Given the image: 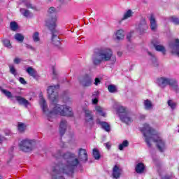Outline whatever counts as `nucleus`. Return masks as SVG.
Segmentation results:
<instances>
[{
	"instance_id": "obj_1",
	"label": "nucleus",
	"mask_w": 179,
	"mask_h": 179,
	"mask_svg": "<svg viewBox=\"0 0 179 179\" xmlns=\"http://www.w3.org/2000/svg\"><path fill=\"white\" fill-rule=\"evenodd\" d=\"M54 156L57 159L62 156L63 159L52 167V179H65L64 176H72L78 166L89 160L87 151L85 148L78 149V157L72 152H66L62 155V150H57Z\"/></svg>"
},
{
	"instance_id": "obj_2",
	"label": "nucleus",
	"mask_w": 179,
	"mask_h": 179,
	"mask_svg": "<svg viewBox=\"0 0 179 179\" xmlns=\"http://www.w3.org/2000/svg\"><path fill=\"white\" fill-rule=\"evenodd\" d=\"M58 89H59V85H50L48 87V97L52 103V110H48V106H47V102L43 98V96L40 95L39 104L41 108H42L43 113L46 115L48 120L52 121V119L55 117V115H61L62 117H73V111H72V108L66 105L57 104L58 101Z\"/></svg>"
},
{
	"instance_id": "obj_3",
	"label": "nucleus",
	"mask_w": 179,
	"mask_h": 179,
	"mask_svg": "<svg viewBox=\"0 0 179 179\" xmlns=\"http://www.w3.org/2000/svg\"><path fill=\"white\" fill-rule=\"evenodd\" d=\"M142 131L145 142L149 148L152 146V142H155L159 152H164L166 150V142H164V140L159 136L157 131L152 128L150 125L147 123L144 124Z\"/></svg>"
},
{
	"instance_id": "obj_4",
	"label": "nucleus",
	"mask_w": 179,
	"mask_h": 179,
	"mask_svg": "<svg viewBox=\"0 0 179 179\" xmlns=\"http://www.w3.org/2000/svg\"><path fill=\"white\" fill-rule=\"evenodd\" d=\"M115 64L117 62V57L114 55L113 50L108 48H101L92 55V62L94 65L98 66L101 62H108Z\"/></svg>"
},
{
	"instance_id": "obj_5",
	"label": "nucleus",
	"mask_w": 179,
	"mask_h": 179,
	"mask_svg": "<svg viewBox=\"0 0 179 179\" xmlns=\"http://www.w3.org/2000/svg\"><path fill=\"white\" fill-rule=\"evenodd\" d=\"M157 85L162 89H164L166 86H171L174 92H178V81L176 78H170L167 77H159L157 78Z\"/></svg>"
},
{
	"instance_id": "obj_6",
	"label": "nucleus",
	"mask_w": 179,
	"mask_h": 179,
	"mask_svg": "<svg viewBox=\"0 0 179 179\" xmlns=\"http://www.w3.org/2000/svg\"><path fill=\"white\" fill-rule=\"evenodd\" d=\"M48 20H46L45 26L50 31H54L57 27V14L58 13V10L54 7H50L48 10Z\"/></svg>"
},
{
	"instance_id": "obj_7",
	"label": "nucleus",
	"mask_w": 179,
	"mask_h": 179,
	"mask_svg": "<svg viewBox=\"0 0 179 179\" xmlns=\"http://www.w3.org/2000/svg\"><path fill=\"white\" fill-rule=\"evenodd\" d=\"M36 142L35 140L29 138L22 139L18 144L19 149L24 153H30L33 152L36 148Z\"/></svg>"
},
{
	"instance_id": "obj_8",
	"label": "nucleus",
	"mask_w": 179,
	"mask_h": 179,
	"mask_svg": "<svg viewBox=\"0 0 179 179\" xmlns=\"http://www.w3.org/2000/svg\"><path fill=\"white\" fill-rule=\"evenodd\" d=\"M148 29H149V27L145 18H143L136 27V30L138 34H145L148 31Z\"/></svg>"
},
{
	"instance_id": "obj_9",
	"label": "nucleus",
	"mask_w": 179,
	"mask_h": 179,
	"mask_svg": "<svg viewBox=\"0 0 179 179\" xmlns=\"http://www.w3.org/2000/svg\"><path fill=\"white\" fill-rule=\"evenodd\" d=\"M84 113H85V125L92 127V125L94 124V119L93 118V112H92V110H90L89 109H85Z\"/></svg>"
},
{
	"instance_id": "obj_10",
	"label": "nucleus",
	"mask_w": 179,
	"mask_h": 179,
	"mask_svg": "<svg viewBox=\"0 0 179 179\" xmlns=\"http://www.w3.org/2000/svg\"><path fill=\"white\" fill-rule=\"evenodd\" d=\"M113 108L116 110V113L117 114H118L120 117H121V115H124L127 114V113L129 112V110L127 108L122 106L118 102H115Z\"/></svg>"
},
{
	"instance_id": "obj_11",
	"label": "nucleus",
	"mask_w": 179,
	"mask_h": 179,
	"mask_svg": "<svg viewBox=\"0 0 179 179\" xmlns=\"http://www.w3.org/2000/svg\"><path fill=\"white\" fill-rule=\"evenodd\" d=\"M92 83L93 80L92 79V77L89 76V74H85L80 79V83L84 87H89V86H92Z\"/></svg>"
},
{
	"instance_id": "obj_12",
	"label": "nucleus",
	"mask_w": 179,
	"mask_h": 179,
	"mask_svg": "<svg viewBox=\"0 0 179 179\" xmlns=\"http://www.w3.org/2000/svg\"><path fill=\"white\" fill-rule=\"evenodd\" d=\"M69 128H71V126H69V124L68 123V121L65 119H62L59 124V131L61 135H64L65 132H66V129Z\"/></svg>"
},
{
	"instance_id": "obj_13",
	"label": "nucleus",
	"mask_w": 179,
	"mask_h": 179,
	"mask_svg": "<svg viewBox=\"0 0 179 179\" xmlns=\"http://www.w3.org/2000/svg\"><path fill=\"white\" fill-rule=\"evenodd\" d=\"M120 118L122 122L129 124L134 121V115L129 111L128 113H124V115H120Z\"/></svg>"
},
{
	"instance_id": "obj_14",
	"label": "nucleus",
	"mask_w": 179,
	"mask_h": 179,
	"mask_svg": "<svg viewBox=\"0 0 179 179\" xmlns=\"http://www.w3.org/2000/svg\"><path fill=\"white\" fill-rule=\"evenodd\" d=\"M122 176V169L118 165H115L112 170V178L113 179H120Z\"/></svg>"
},
{
	"instance_id": "obj_15",
	"label": "nucleus",
	"mask_w": 179,
	"mask_h": 179,
	"mask_svg": "<svg viewBox=\"0 0 179 179\" xmlns=\"http://www.w3.org/2000/svg\"><path fill=\"white\" fill-rule=\"evenodd\" d=\"M150 20V29L152 31H157V21H156V17L155 15L151 14L149 17Z\"/></svg>"
},
{
	"instance_id": "obj_16",
	"label": "nucleus",
	"mask_w": 179,
	"mask_h": 179,
	"mask_svg": "<svg viewBox=\"0 0 179 179\" xmlns=\"http://www.w3.org/2000/svg\"><path fill=\"white\" fill-rule=\"evenodd\" d=\"M172 54L179 57V39H176L174 43L170 45Z\"/></svg>"
},
{
	"instance_id": "obj_17",
	"label": "nucleus",
	"mask_w": 179,
	"mask_h": 179,
	"mask_svg": "<svg viewBox=\"0 0 179 179\" xmlns=\"http://www.w3.org/2000/svg\"><path fill=\"white\" fill-rule=\"evenodd\" d=\"M15 98L16 99V101L18 103H20V106H24L26 108L29 107L30 106V102L29 101L20 96H15Z\"/></svg>"
},
{
	"instance_id": "obj_18",
	"label": "nucleus",
	"mask_w": 179,
	"mask_h": 179,
	"mask_svg": "<svg viewBox=\"0 0 179 179\" xmlns=\"http://www.w3.org/2000/svg\"><path fill=\"white\" fill-rule=\"evenodd\" d=\"M115 40H117V41H121V40H124L125 38V32L122 29H119L115 32Z\"/></svg>"
},
{
	"instance_id": "obj_19",
	"label": "nucleus",
	"mask_w": 179,
	"mask_h": 179,
	"mask_svg": "<svg viewBox=\"0 0 179 179\" xmlns=\"http://www.w3.org/2000/svg\"><path fill=\"white\" fill-rule=\"evenodd\" d=\"M145 164L138 162L135 166V171L137 174H143L145 173Z\"/></svg>"
},
{
	"instance_id": "obj_20",
	"label": "nucleus",
	"mask_w": 179,
	"mask_h": 179,
	"mask_svg": "<svg viewBox=\"0 0 179 179\" xmlns=\"http://www.w3.org/2000/svg\"><path fill=\"white\" fill-rule=\"evenodd\" d=\"M143 106L144 109H145L146 111H152V110H153V102L149 99H145L143 101Z\"/></svg>"
},
{
	"instance_id": "obj_21",
	"label": "nucleus",
	"mask_w": 179,
	"mask_h": 179,
	"mask_svg": "<svg viewBox=\"0 0 179 179\" xmlns=\"http://www.w3.org/2000/svg\"><path fill=\"white\" fill-rule=\"evenodd\" d=\"M96 124H99V125H101L102 129H104V131H106V132H110V124H108V123H107L106 122H101V121H100V119H97Z\"/></svg>"
},
{
	"instance_id": "obj_22",
	"label": "nucleus",
	"mask_w": 179,
	"mask_h": 179,
	"mask_svg": "<svg viewBox=\"0 0 179 179\" xmlns=\"http://www.w3.org/2000/svg\"><path fill=\"white\" fill-rule=\"evenodd\" d=\"M26 128H27V126L23 122H18L17 124V129L20 134H23L26 131Z\"/></svg>"
},
{
	"instance_id": "obj_23",
	"label": "nucleus",
	"mask_w": 179,
	"mask_h": 179,
	"mask_svg": "<svg viewBox=\"0 0 179 179\" xmlns=\"http://www.w3.org/2000/svg\"><path fill=\"white\" fill-rule=\"evenodd\" d=\"M95 111L101 117H106L107 115V114L104 111V108L100 106H95Z\"/></svg>"
},
{
	"instance_id": "obj_24",
	"label": "nucleus",
	"mask_w": 179,
	"mask_h": 179,
	"mask_svg": "<svg viewBox=\"0 0 179 179\" xmlns=\"http://www.w3.org/2000/svg\"><path fill=\"white\" fill-rule=\"evenodd\" d=\"M154 47L156 51H159V52H162L164 55L166 54V48H164V46H163L162 45L154 43Z\"/></svg>"
},
{
	"instance_id": "obj_25",
	"label": "nucleus",
	"mask_w": 179,
	"mask_h": 179,
	"mask_svg": "<svg viewBox=\"0 0 179 179\" xmlns=\"http://www.w3.org/2000/svg\"><path fill=\"white\" fill-rule=\"evenodd\" d=\"M26 72H27V73L33 78H36V75H37V71L31 66L28 67L26 69Z\"/></svg>"
},
{
	"instance_id": "obj_26",
	"label": "nucleus",
	"mask_w": 179,
	"mask_h": 179,
	"mask_svg": "<svg viewBox=\"0 0 179 179\" xmlns=\"http://www.w3.org/2000/svg\"><path fill=\"white\" fill-rule=\"evenodd\" d=\"M20 13L22 15L24 16V17H31V16H33V13L25 8H20Z\"/></svg>"
},
{
	"instance_id": "obj_27",
	"label": "nucleus",
	"mask_w": 179,
	"mask_h": 179,
	"mask_svg": "<svg viewBox=\"0 0 179 179\" xmlns=\"http://www.w3.org/2000/svg\"><path fill=\"white\" fill-rule=\"evenodd\" d=\"M91 98H92V103L94 105L97 104V103H99V92H94Z\"/></svg>"
},
{
	"instance_id": "obj_28",
	"label": "nucleus",
	"mask_w": 179,
	"mask_h": 179,
	"mask_svg": "<svg viewBox=\"0 0 179 179\" xmlns=\"http://www.w3.org/2000/svg\"><path fill=\"white\" fill-rule=\"evenodd\" d=\"M128 146H129V141L124 140L118 145V149L119 150H124V149H125V148H128Z\"/></svg>"
},
{
	"instance_id": "obj_29",
	"label": "nucleus",
	"mask_w": 179,
	"mask_h": 179,
	"mask_svg": "<svg viewBox=\"0 0 179 179\" xmlns=\"http://www.w3.org/2000/svg\"><path fill=\"white\" fill-rule=\"evenodd\" d=\"M134 15V12L132 10H128L126 13H124L122 20H127V19H129V17H132Z\"/></svg>"
},
{
	"instance_id": "obj_30",
	"label": "nucleus",
	"mask_w": 179,
	"mask_h": 179,
	"mask_svg": "<svg viewBox=\"0 0 179 179\" xmlns=\"http://www.w3.org/2000/svg\"><path fill=\"white\" fill-rule=\"evenodd\" d=\"M52 43L54 45H59V44H61V42L59 41V38H58V36L55 34L52 35Z\"/></svg>"
},
{
	"instance_id": "obj_31",
	"label": "nucleus",
	"mask_w": 179,
	"mask_h": 179,
	"mask_svg": "<svg viewBox=\"0 0 179 179\" xmlns=\"http://www.w3.org/2000/svg\"><path fill=\"white\" fill-rule=\"evenodd\" d=\"M1 92L5 94L6 97L10 99V100L13 101V94H12V92L5 89H1Z\"/></svg>"
},
{
	"instance_id": "obj_32",
	"label": "nucleus",
	"mask_w": 179,
	"mask_h": 179,
	"mask_svg": "<svg viewBox=\"0 0 179 179\" xmlns=\"http://www.w3.org/2000/svg\"><path fill=\"white\" fill-rule=\"evenodd\" d=\"M92 155L95 160H100V157H101V155H100V152H99V150L96 148L93 149Z\"/></svg>"
},
{
	"instance_id": "obj_33",
	"label": "nucleus",
	"mask_w": 179,
	"mask_h": 179,
	"mask_svg": "<svg viewBox=\"0 0 179 179\" xmlns=\"http://www.w3.org/2000/svg\"><path fill=\"white\" fill-rule=\"evenodd\" d=\"M167 104L169 107H170L172 110H176V108L177 107V103H176L174 101L170 99L167 101Z\"/></svg>"
},
{
	"instance_id": "obj_34",
	"label": "nucleus",
	"mask_w": 179,
	"mask_h": 179,
	"mask_svg": "<svg viewBox=\"0 0 179 179\" xmlns=\"http://www.w3.org/2000/svg\"><path fill=\"white\" fill-rule=\"evenodd\" d=\"M8 66H9L10 73H12V75H13L15 78H16V76H17V71H16V69H15V66H13V64H10Z\"/></svg>"
},
{
	"instance_id": "obj_35",
	"label": "nucleus",
	"mask_w": 179,
	"mask_h": 179,
	"mask_svg": "<svg viewBox=\"0 0 179 179\" xmlns=\"http://www.w3.org/2000/svg\"><path fill=\"white\" fill-rule=\"evenodd\" d=\"M3 44L4 47H6V48H8V50L12 48V44L10 43V41H9V39H3Z\"/></svg>"
},
{
	"instance_id": "obj_36",
	"label": "nucleus",
	"mask_w": 179,
	"mask_h": 179,
	"mask_svg": "<svg viewBox=\"0 0 179 179\" xmlns=\"http://www.w3.org/2000/svg\"><path fill=\"white\" fill-rule=\"evenodd\" d=\"M169 20L172 23L175 24L176 26L179 24V18L177 17L176 16H171L169 17Z\"/></svg>"
},
{
	"instance_id": "obj_37",
	"label": "nucleus",
	"mask_w": 179,
	"mask_h": 179,
	"mask_svg": "<svg viewBox=\"0 0 179 179\" xmlns=\"http://www.w3.org/2000/svg\"><path fill=\"white\" fill-rule=\"evenodd\" d=\"M15 38L17 41H19V43H23V40H24V36L22 35L21 34H16L15 35Z\"/></svg>"
},
{
	"instance_id": "obj_38",
	"label": "nucleus",
	"mask_w": 179,
	"mask_h": 179,
	"mask_svg": "<svg viewBox=\"0 0 179 179\" xmlns=\"http://www.w3.org/2000/svg\"><path fill=\"white\" fill-rule=\"evenodd\" d=\"M108 90L110 93H117V86L110 85L108 86Z\"/></svg>"
},
{
	"instance_id": "obj_39",
	"label": "nucleus",
	"mask_w": 179,
	"mask_h": 179,
	"mask_svg": "<svg viewBox=\"0 0 179 179\" xmlns=\"http://www.w3.org/2000/svg\"><path fill=\"white\" fill-rule=\"evenodd\" d=\"M32 38L35 43H38L40 41V34L38 32L34 33Z\"/></svg>"
},
{
	"instance_id": "obj_40",
	"label": "nucleus",
	"mask_w": 179,
	"mask_h": 179,
	"mask_svg": "<svg viewBox=\"0 0 179 179\" xmlns=\"http://www.w3.org/2000/svg\"><path fill=\"white\" fill-rule=\"evenodd\" d=\"M10 27L13 31H16V29H17V23L16 22H11L10 24Z\"/></svg>"
},
{
	"instance_id": "obj_41",
	"label": "nucleus",
	"mask_w": 179,
	"mask_h": 179,
	"mask_svg": "<svg viewBox=\"0 0 179 179\" xmlns=\"http://www.w3.org/2000/svg\"><path fill=\"white\" fill-rule=\"evenodd\" d=\"M148 55H150L152 57L151 61L154 66H157V59H156V57H155L150 52H148Z\"/></svg>"
},
{
	"instance_id": "obj_42",
	"label": "nucleus",
	"mask_w": 179,
	"mask_h": 179,
	"mask_svg": "<svg viewBox=\"0 0 179 179\" xmlns=\"http://www.w3.org/2000/svg\"><path fill=\"white\" fill-rule=\"evenodd\" d=\"M24 4L25 6H27V8H29V9H36V7H34L33 4L30 3L29 1L25 2Z\"/></svg>"
},
{
	"instance_id": "obj_43",
	"label": "nucleus",
	"mask_w": 179,
	"mask_h": 179,
	"mask_svg": "<svg viewBox=\"0 0 179 179\" xmlns=\"http://www.w3.org/2000/svg\"><path fill=\"white\" fill-rule=\"evenodd\" d=\"M104 146H106L108 150H110L111 149V146H113V144L111 143V142H107L104 143Z\"/></svg>"
},
{
	"instance_id": "obj_44",
	"label": "nucleus",
	"mask_w": 179,
	"mask_h": 179,
	"mask_svg": "<svg viewBox=\"0 0 179 179\" xmlns=\"http://www.w3.org/2000/svg\"><path fill=\"white\" fill-rule=\"evenodd\" d=\"M18 80L21 83V85H27V82H26L24 78H23L22 77H20Z\"/></svg>"
},
{
	"instance_id": "obj_45",
	"label": "nucleus",
	"mask_w": 179,
	"mask_h": 179,
	"mask_svg": "<svg viewBox=\"0 0 179 179\" xmlns=\"http://www.w3.org/2000/svg\"><path fill=\"white\" fill-rule=\"evenodd\" d=\"M13 62H14V64H16L17 65H18V64H20V62H22V59H20L19 57H15L13 59Z\"/></svg>"
},
{
	"instance_id": "obj_46",
	"label": "nucleus",
	"mask_w": 179,
	"mask_h": 179,
	"mask_svg": "<svg viewBox=\"0 0 179 179\" xmlns=\"http://www.w3.org/2000/svg\"><path fill=\"white\" fill-rule=\"evenodd\" d=\"M100 82H101L100 78H95V82H94L95 86L100 85Z\"/></svg>"
},
{
	"instance_id": "obj_47",
	"label": "nucleus",
	"mask_w": 179,
	"mask_h": 179,
	"mask_svg": "<svg viewBox=\"0 0 179 179\" xmlns=\"http://www.w3.org/2000/svg\"><path fill=\"white\" fill-rule=\"evenodd\" d=\"M64 103H66V104H69V103H72V99L67 98L64 99Z\"/></svg>"
},
{
	"instance_id": "obj_48",
	"label": "nucleus",
	"mask_w": 179,
	"mask_h": 179,
	"mask_svg": "<svg viewBox=\"0 0 179 179\" xmlns=\"http://www.w3.org/2000/svg\"><path fill=\"white\" fill-rule=\"evenodd\" d=\"M26 48H27L28 50H34V48L31 45H26Z\"/></svg>"
},
{
	"instance_id": "obj_49",
	"label": "nucleus",
	"mask_w": 179,
	"mask_h": 179,
	"mask_svg": "<svg viewBox=\"0 0 179 179\" xmlns=\"http://www.w3.org/2000/svg\"><path fill=\"white\" fill-rule=\"evenodd\" d=\"M172 177H173V174H171V175H166V176H165L163 178H165V179H171Z\"/></svg>"
},
{
	"instance_id": "obj_50",
	"label": "nucleus",
	"mask_w": 179,
	"mask_h": 179,
	"mask_svg": "<svg viewBox=\"0 0 179 179\" xmlns=\"http://www.w3.org/2000/svg\"><path fill=\"white\" fill-rule=\"evenodd\" d=\"M3 141H5V137L2 136H0V143L1 142H3Z\"/></svg>"
},
{
	"instance_id": "obj_51",
	"label": "nucleus",
	"mask_w": 179,
	"mask_h": 179,
	"mask_svg": "<svg viewBox=\"0 0 179 179\" xmlns=\"http://www.w3.org/2000/svg\"><path fill=\"white\" fill-rule=\"evenodd\" d=\"M127 38L129 41H131V34L127 35Z\"/></svg>"
},
{
	"instance_id": "obj_52",
	"label": "nucleus",
	"mask_w": 179,
	"mask_h": 179,
	"mask_svg": "<svg viewBox=\"0 0 179 179\" xmlns=\"http://www.w3.org/2000/svg\"><path fill=\"white\" fill-rule=\"evenodd\" d=\"M118 57H121L122 55V52H117Z\"/></svg>"
},
{
	"instance_id": "obj_53",
	"label": "nucleus",
	"mask_w": 179,
	"mask_h": 179,
	"mask_svg": "<svg viewBox=\"0 0 179 179\" xmlns=\"http://www.w3.org/2000/svg\"><path fill=\"white\" fill-rule=\"evenodd\" d=\"M53 75L57 76V71L55 70H53Z\"/></svg>"
},
{
	"instance_id": "obj_54",
	"label": "nucleus",
	"mask_w": 179,
	"mask_h": 179,
	"mask_svg": "<svg viewBox=\"0 0 179 179\" xmlns=\"http://www.w3.org/2000/svg\"><path fill=\"white\" fill-rule=\"evenodd\" d=\"M10 83H15V80H10Z\"/></svg>"
},
{
	"instance_id": "obj_55",
	"label": "nucleus",
	"mask_w": 179,
	"mask_h": 179,
	"mask_svg": "<svg viewBox=\"0 0 179 179\" xmlns=\"http://www.w3.org/2000/svg\"><path fill=\"white\" fill-rule=\"evenodd\" d=\"M71 135H72V136H73V135H74V134H73V131L71 132Z\"/></svg>"
},
{
	"instance_id": "obj_56",
	"label": "nucleus",
	"mask_w": 179,
	"mask_h": 179,
	"mask_svg": "<svg viewBox=\"0 0 179 179\" xmlns=\"http://www.w3.org/2000/svg\"><path fill=\"white\" fill-rule=\"evenodd\" d=\"M21 2H24V0H20Z\"/></svg>"
},
{
	"instance_id": "obj_57",
	"label": "nucleus",
	"mask_w": 179,
	"mask_h": 179,
	"mask_svg": "<svg viewBox=\"0 0 179 179\" xmlns=\"http://www.w3.org/2000/svg\"><path fill=\"white\" fill-rule=\"evenodd\" d=\"M142 117H145V115H143Z\"/></svg>"
},
{
	"instance_id": "obj_58",
	"label": "nucleus",
	"mask_w": 179,
	"mask_h": 179,
	"mask_svg": "<svg viewBox=\"0 0 179 179\" xmlns=\"http://www.w3.org/2000/svg\"><path fill=\"white\" fill-rule=\"evenodd\" d=\"M0 179H2V178H1V177H0Z\"/></svg>"
}]
</instances>
